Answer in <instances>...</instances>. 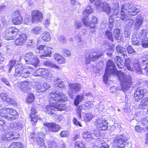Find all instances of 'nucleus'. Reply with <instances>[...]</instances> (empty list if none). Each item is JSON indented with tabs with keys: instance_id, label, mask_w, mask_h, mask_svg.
<instances>
[{
	"instance_id": "nucleus-1",
	"label": "nucleus",
	"mask_w": 148,
	"mask_h": 148,
	"mask_svg": "<svg viewBox=\"0 0 148 148\" xmlns=\"http://www.w3.org/2000/svg\"><path fill=\"white\" fill-rule=\"evenodd\" d=\"M131 2L126 3L123 5L121 8L120 14L119 18L123 21L126 22V29L129 30L132 27L134 23L133 19L128 16H134L137 14L139 11L138 9L135 6L132 5Z\"/></svg>"
},
{
	"instance_id": "nucleus-2",
	"label": "nucleus",
	"mask_w": 148,
	"mask_h": 148,
	"mask_svg": "<svg viewBox=\"0 0 148 148\" xmlns=\"http://www.w3.org/2000/svg\"><path fill=\"white\" fill-rule=\"evenodd\" d=\"M111 74L118 75L119 79L121 83V90L123 92L128 90L132 84L131 79L125 77V74L121 71H118L116 68L115 65L111 67H106L105 73L103 76V81L106 83L108 77Z\"/></svg>"
},
{
	"instance_id": "nucleus-3",
	"label": "nucleus",
	"mask_w": 148,
	"mask_h": 148,
	"mask_svg": "<svg viewBox=\"0 0 148 148\" xmlns=\"http://www.w3.org/2000/svg\"><path fill=\"white\" fill-rule=\"evenodd\" d=\"M0 116L12 121L18 118V114L16 110L12 108H3L0 109Z\"/></svg>"
},
{
	"instance_id": "nucleus-4",
	"label": "nucleus",
	"mask_w": 148,
	"mask_h": 148,
	"mask_svg": "<svg viewBox=\"0 0 148 148\" xmlns=\"http://www.w3.org/2000/svg\"><path fill=\"white\" fill-rule=\"evenodd\" d=\"M147 38H148V32L145 29H141L136 35H132V44L134 45H139L141 44V40Z\"/></svg>"
},
{
	"instance_id": "nucleus-5",
	"label": "nucleus",
	"mask_w": 148,
	"mask_h": 148,
	"mask_svg": "<svg viewBox=\"0 0 148 148\" xmlns=\"http://www.w3.org/2000/svg\"><path fill=\"white\" fill-rule=\"evenodd\" d=\"M103 54V52L102 50L93 52L90 50H86L85 53L86 64H89L90 59L93 61L98 60Z\"/></svg>"
},
{
	"instance_id": "nucleus-6",
	"label": "nucleus",
	"mask_w": 148,
	"mask_h": 148,
	"mask_svg": "<svg viewBox=\"0 0 148 148\" xmlns=\"http://www.w3.org/2000/svg\"><path fill=\"white\" fill-rule=\"evenodd\" d=\"M140 68L138 62L135 63L133 62L131 64L130 61V58L126 59L125 60V66L126 67L127 69L131 71H134L137 73L138 74H141L142 73V70L141 67L143 66V67H145L144 64Z\"/></svg>"
},
{
	"instance_id": "nucleus-7",
	"label": "nucleus",
	"mask_w": 148,
	"mask_h": 148,
	"mask_svg": "<svg viewBox=\"0 0 148 148\" xmlns=\"http://www.w3.org/2000/svg\"><path fill=\"white\" fill-rule=\"evenodd\" d=\"M25 62L28 63L36 67L39 63V60L38 58L32 52L26 53L24 56Z\"/></svg>"
},
{
	"instance_id": "nucleus-8",
	"label": "nucleus",
	"mask_w": 148,
	"mask_h": 148,
	"mask_svg": "<svg viewBox=\"0 0 148 148\" xmlns=\"http://www.w3.org/2000/svg\"><path fill=\"white\" fill-rule=\"evenodd\" d=\"M11 16V22L14 25H19L23 21V18L21 14V12L20 10H15L12 13Z\"/></svg>"
},
{
	"instance_id": "nucleus-9",
	"label": "nucleus",
	"mask_w": 148,
	"mask_h": 148,
	"mask_svg": "<svg viewBox=\"0 0 148 148\" xmlns=\"http://www.w3.org/2000/svg\"><path fill=\"white\" fill-rule=\"evenodd\" d=\"M95 5L96 8L99 10L102 11L108 15L111 14V8L109 3L106 2H101V0H97Z\"/></svg>"
},
{
	"instance_id": "nucleus-10",
	"label": "nucleus",
	"mask_w": 148,
	"mask_h": 148,
	"mask_svg": "<svg viewBox=\"0 0 148 148\" xmlns=\"http://www.w3.org/2000/svg\"><path fill=\"white\" fill-rule=\"evenodd\" d=\"M127 140L126 137L123 135H117L115 137L113 142V146L114 147H123L124 143Z\"/></svg>"
},
{
	"instance_id": "nucleus-11",
	"label": "nucleus",
	"mask_w": 148,
	"mask_h": 148,
	"mask_svg": "<svg viewBox=\"0 0 148 148\" xmlns=\"http://www.w3.org/2000/svg\"><path fill=\"white\" fill-rule=\"evenodd\" d=\"M48 98L50 101H55L58 104L59 102H64V97L61 93H57L56 92H51L48 95Z\"/></svg>"
},
{
	"instance_id": "nucleus-12",
	"label": "nucleus",
	"mask_w": 148,
	"mask_h": 148,
	"mask_svg": "<svg viewBox=\"0 0 148 148\" xmlns=\"http://www.w3.org/2000/svg\"><path fill=\"white\" fill-rule=\"evenodd\" d=\"M92 21L90 22L89 21L88 18V15H86L85 16H83L82 18V21L84 25L86 27H89L91 28H94L95 27V24H97L98 21V20L96 17L93 16L92 17Z\"/></svg>"
},
{
	"instance_id": "nucleus-13",
	"label": "nucleus",
	"mask_w": 148,
	"mask_h": 148,
	"mask_svg": "<svg viewBox=\"0 0 148 148\" xmlns=\"http://www.w3.org/2000/svg\"><path fill=\"white\" fill-rule=\"evenodd\" d=\"M47 111L49 114L53 115L55 114V110L53 108L56 109L58 110L62 111L64 110V104H60L57 103H53L51 106H47L46 107Z\"/></svg>"
},
{
	"instance_id": "nucleus-14",
	"label": "nucleus",
	"mask_w": 148,
	"mask_h": 148,
	"mask_svg": "<svg viewBox=\"0 0 148 148\" xmlns=\"http://www.w3.org/2000/svg\"><path fill=\"white\" fill-rule=\"evenodd\" d=\"M31 21L33 23L35 22H40L43 18V15L41 12L37 10H32L31 12Z\"/></svg>"
},
{
	"instance_id": "nucleus-15",
	"label": "nucleus",
	"mask_w": 148,
	"mask_h": 148,
	"mask_svg": "<svg viewBox=\"0 0 148 148\" xmlns=\"http://www.w3.org/2000/svg\"><path fill=\"white\" fill-rule=\"evenodd\" d=\"M27 37L24 33L19 34L14 41V45L16 46H21L23 45L26 42Z\"/></svg>"
},
{
	"instance_id": "nucleus-16",
	"label": "nucleus",
	"mask_w": 148,
	"mask_h": 148,
	"mask_svg": "<svg viewBox=\"0 0 148 148\" xmlns=\"http://www.w3.org/2000/svg\"><path fill=\"white\" fill-rule=\"evenodd\" d=\"M95 124L99 130H105L108 127L107 121L103 119H99L95 122Z\"/></svg>"
},
{
	"instance_id": "nucleus-17",
	"label": "nucleus",
	"mask_w": 148,
	"mask_h": 148,
	"mask_svg": "<svg viewBox=\"0 0 148 148\" xmlns=\"http://www.w3.org/2000/svg\"><path fill=\"white\" fill-rule=\"evenodd\" d=\"M37 112V111L35 107H32L29 116L30 118V121L32 125L35 124L38 120L40 119V117L36 114Z\"/></svg>"
},
{
	"instance_id": "nucleus-18",
	"label": "nucleus",
	"mask_w": 148,
	"mask_h": 148,
	"mask_svg": "<svg viewBox=\"0 0 148 148\" xmlns=\"http://www.w3.org/2000/svg\"><path fill=\"white\" fill-rule=\"evenodd\" d=\"M43 125L47 127L49 130L52 132H58L60 128L58 125L53 122L45 123Z\"/></svg>"
},
{
	"instance_id": "nucleus-19",
	"label": "nucleus",
	"mask_w": 148,
	"mask_h": 148,
	"mask_svg": "<svg viewBox=\"0 0 148 148\" xmlns=\"http://www.w3.org/2000/svg\"><path fill=\"white\" fill-rule=\"evenodd\" d=\"M13 133L11 132H4L0 136V140L1 141H9L13 139L17 138Z\"/></svg>"
},
{
	"instance_id": "nucleus-20",
	"label": "nucleus",
	"mask_w": 148,
	"mask_h": 148,
	"mask_svg": "<svg viewBox=\"0 0 148 148\" xmlns=\"http://www.w3.org/2000/svg\"><path fill=\"white\" fill-rule=\"evenodd\" d=\"M51 87L50 85L45 82L38 83L36 87V89L37 92L40 93L43 92Z\"/></svg>"
},
{
	"instance_id": "nucleus-21",
	"label": "nucleus",
	"mask_w": 148,
	"mask_h": 148,
	"mask_svg": "<svg viewBox=\"0 0 148 148\" xmlns=\"http://www.w3.org/2000/svg\"><path fill=\"white\" fill-rule=\"evenodd\" d=\"M145 89H138L135 92L134 95L135 101H138L141 99L143 97L145 93H146Z\"/></svg>"
},
{
	"instance_id": "nucleus-22",
	"label": "nucleus",
	"mask_w": 148,
	"mask_h": 148,
	"mask_svg": "<svg viewBox=\"0 0 148 148\" xmlns=\"http://www.w3.org/2000/svg\"><path fill=\"white\" fill-rule=\"evenodd\" d=\"M83 137L87 139L88 138L90 141L93 139H95L94 136L96 137H98L100 136L99 132L94 131L93 134H91L90 132H84L83 134Z\"/></svg>"
},
{
	"instance_id": "nucleus-23",
	"label": "nucleus",
	"mask_w": 148,
	"mask_h": 148,
	"mask_svg": "<svg viewBox=\"0 0 148 148\" xmlns=\"http://www.w3.org/2000/svg\"><path fill=\"white\" fill-rule=\"evenodd\" d=\"M29 84V82L27 81L21 82L18 85V88L22 92L25 93L29 88L28 86Z\"/></svg>"
},
{
	"instance_id": "nucleus-24",
	"label": "nucleus",
	"mask_w": 148,
	"mask_h": 148,
	"mask_svg": "<svg viewBox=\"0 0 148 148\" xmlns=\"http://www.w3.org/2000/svg\"><path fill=\"white\" fill-rule=\"evenodd\" d=\"M143 21V17L140 15H138L136 17V20L134 23V28L136 30H138L142 25Z\"/></svg>"
},
{
	"instance_id": "nucleus-25",
	"label": "nucleus",
	"mask_w": 148,
	"mask_h": 148,
	"mask_svg": "<svg viewBox=\"0 0 148 148\" xmlns=\"http://www.w3.org/2000/svg\"><path fill=\"white\" fill-rule=\"evenodd\" d=\"M122 37V34L120 32V30L116 28L114 29L113 31V38L116 40H120Z\"/></svg>"
},
{
	"instance_id": "nucleus-26",
	"label": "nucleus",
	"mask_w": 148,
	"mask_h": 148,
	"mask_svg": "<svg viewBox=\"0 0 148 148\" xmlns=\"http://www.w3.org/2000/svg\"><path fill=\"white\" fill-rule=\"evenodd\" d=\"M116 50L117 52L119 54H121V55L123 56L124 58L125 59H127V53L126 51H125V49L123 47H122L121 45H118L116 47Z\"/></svg>"
},
{
	"instance_id": "nucleus-27",
	"label": "nucleus",
	"mask_w": 148,
	"mask_h": 148,
	"mask_svg": "<svg viewBox=\"0 0 148 148\" xmlns=\"http://www.w3.org/2000/svg\"><path fill=\"white\" fill-rule=\"evenodd\" d=\"M51 48L46 46L43 50V53L44 54L41 55L40 58H42L44 57H51Z\"/></svg>"
},
{
	"instance_id": "nucleus-28",
	"label": "nucleus",
	"mask_w": 148,
	"mask_h": 148,
	"mask_svg": "<svg viewBox=\"0 0 148 148\" xmlns=\"http://www.w3.org/2000/svg\"><path fill=\"white\" fill-rule=\"evenodd\" d=\"M71 90L73 92H76L79 91L81 88L80 84L78 83L70 84H69Z\"/></svg>"
},
{
	"instance_id": "nucleus-29",
	"label": "nucleus",
	"mask_w": 148,
	"mask_h": 148,
	"mask_svg": "<svg viewBox=\"0 0 148 148\" xmlns=\"http://www.w3.org/2000/svg\"><path fill=\"white\" fill-rule=\"evenodd\" d=\"M35 99L34 95L32 93H28L25 99L26 102L27 103H31L34 101Z\"/></svg>"
},
{
	"instance_id": "nucleus-30",
	"label": "nucleus",
	"mask_w": 148,
	"mask_h": 148,
	"mask_svg": "<svg viewBox=\"0 0 148 148\" xmlns=\"http://www.w3.org/2000/svg\"><path fill=\"white\" fill-rule=\"evenodd\" d=\"M41 38L44 41H49L51 38L50 33L47 31L44 32L41 35Z\"/></svg>"
},
{
	"instance_id": "nucleus-31",
	"label": "nucleus",
	"mask_w": 148,
	"mask_h": 148,
	"mask_svg": "<svg viewBox=\"0 0 148 148\" xmlns=\"http://www.w3.org/2000/svg\"><path fill=\"white\" fill-rule=\"evenodd\" d=\"M10 127L15 130H20L22 128V125L18 122H15L11 124Z\"/></svg>"
},
{
	"instance_id": "nucleus-32",
	"label": "nucleus",
	"mask_w": 148,
	"mask_h": 148,
	"mask_svg": "<svg viewBox=\"0 0 148 148\" xmlns=\"http://www.w3.org/2000/svg\"><path fill=\"white\" fill-rule=\"evenodd\" d=\"M23 69L22 66H20L15 69L14 76L15 77H20L23 72Z\"/></svg>"
},
{
	"instance_id": "nucleus-33",
	"label": "nucleus",
	"mask_w": 148,
	"mask_h": 148,
	"mask_svg": "<svg viewBox=\"0 0 148 148\" xmlns=\"http://www.w3.org/2000/svg\"><path fill=\"white\" fill-rule=\"evenodd\" d=\"M114 60L115 63H116L117 66L119 68L122 69L123 68V65L122 64L123 62L119 56H116Z\"/></svg>"
},
{
	"instance_id": "nucleus-34",
	"label": "nucleus",
	"mask_w": 148,
	"mask_h": 148,
	"mask_svg": "<svg viewBox=\"0 0 148 148\" xmlns=\"http://www.w3.org/2000/svg\"><path fill=\"white\" fill-rule=\"evenodd\" d=\"M112 29H108L106 32L105 33V36L106 38L112 42L114 41L113 38V35H112Z\"/></svg>"
},
{
	"instance_id": "nucleus-35",
	"label": "nucleus",
	"mask_w": 148,
	"mask_h": 148,
	"mask_svg": "<svg viewBox=\"0 0 148 148\" xmlns=\"http://www.w3.org/2000/svg\"><path fill=\"white\" fill-rule=\"evenodd\" d=\"M3 36L5 39L7 40H12L14 38V36L6 30L4 32Z\"/></svg>"
},
{
	"instance_id": "nucleus-36",
	"label": "nucleus",
	"mask_w": 148,
	"mask_h": 148,
	"mask_svg": "<svg viewBox=\"0 0 148 148\" xmlns=\"http://www.w3.org/2000/svg\"><path fill=\"white\" fill-rule=\"evenodd\" d=\"M148 106V98H145L141 101L139 106V108L141 109L144 108V107Z\"/></svg>"
},
{
	"instance_id": "nucleus-37",
	"label": "nucleus",
	"mask_w": 148,
	"mask_h": 148,
	"mask_svg": "<svg viewBox=\"0 0 148 148\" xmlns=\"http://www.w3.org/2000/svg\"><path fill=\"white\" fill-rule=\"evenodd\" d=\"M84 97L82 95H78L75 99L74 103L75 106H77L79 103L83 101Z\"/></svg>"
},
{
	"instance_id": "nucleus-38",
	"label": "nucleus",
	"mask_w": 148,
	"mask_h": 148,
	"mask_svg": "<svg viewBox=\"0 0 148 148\" xmlns=\"http://www.w3.org/2000/svg\"><path fill=\"white\" fill-rule=\"evenodd\" d=\"M54 59L59 64H62L64 62V58L61 55L58 53L55 54Z\"/></svg>"
},
{
	"instance_id": "nucleus-39",
	"label": "nucleus",
	"mask_w": 148,
	"mask_h": 148,
	"mask_svg": "<svg viewBox=\"0 0 148 148\" xmlns=\"http://www.w3.org/2000/svg\"><path fill=\"white\" fill-rule=\"evenodd\" d=\"M93 12V9L90 6H87L85 10H84L83 12V14L85 16L86 15H88L92 13Z\"/></svg>"
},
{
	"instance_id": "nucleus-40",
	"label": "nucleus",
	"mask_w": 148,
	"mask_h": 148,
	"mask_svg": "<svg viewBox=\"0 0 148 148\" xmlns=\"http://www.w3.org/2000/svg\"><path fill=\"white\" fill-rule=\"evenodd\" d=\"M93 118V115L91 113L85 114L83 116V118L85 122L90 121Z\"/></svg>"
},
{
	"instance_id": "nucleus-41",
	"label": "nucleus",
	"mask_w": 148,
	"mask_h": 148,
	"mask_svg": "<svg viewBox=\"0 0 148 148\" xmlns=\"http://www.w3.org/2000/svg\"><path fill=\"white\" fill-rule=\"evenodd\" d=\"M44 64L46 66L51 67L57 69H59V67L56 65L54 64L51 62L50 61H45L43 62Z\"/></svg>"
},
{
	"instance_id": "nucleus-42",
	"label": "nucleus",
	"mask_w": 148,
	"mask_h": 148,
	"mask_svg": "<svg viewBox=\"0 0 148 148\" xmlns=\"http://www.w3.org/2000/svg\"><path fill=\"white\" fill-rule=\"evenodd\" d=\"M6 30L11 33L12 35L18 33V29L16 27L13 26L9 27Z\"/></svg>"
},
{
	"instance_id": "nucleus-43",
	"label": "nucleus",
	"mask_w": 148,
	"mask_h": 148,
	"mask_svg": "<svg viewBox=\"0 0 148 148\" xmlns=\"http://www.w3.org/2000/svg\"><path fill=\"white\" fill-rule=\"evenodd\" d=\"M141 124L143 126L148 125V116L143 117L140 120Z\"/></svg>"
},
{
	"instance_id": "nucleus-44",
	"label": "nucleus",
	"mask_w": 148,
	"mask_h": 148,
	"mask_svg": "<svg viewBox=\"0 0 148 148\" xmlns=\"http://www.w3.org/2000/svg\"><path fill=\"white\" fill-rule=\"evenodd\" d=\"M41 75V76L47 77L51 75V73L50 71L44 68H42Z\"/></svg>"
},
{
	"instance_id": "nucleus-45",
	"label": "nucleus",
	"mask_w": 148,
	"mask_h": 148,
	"mask_svg": "<svg viewBox=\"0 0 148 148\" xmlns=\"http://www.w3.org/2000/svg\"><path fill=\"white\" fill-rule=\"evenodd\" d=\"M0 97L3 101L7 103L8 100H9L10 97L8 95L4 92H2L0 94Z\"/></svg>"
},
{
	"instance_id": "nucleus-46",
	"label": "nucleus",
	"mask_w": 148,
	"mask_h": 148,
	"mask_svg": "<svg viewBox=\"0 0 148 148\" xmlns=\"http://www.w3.org/2000/svg\"><path fill=\"white\" fill-rule=\"evenodd\" d=\"M42 32V28L40 27L36 26L32 29V32L34 34H38Z\"/></svg>"
},
{
	"instance_id": "nucleus-47",
	"label": "nucleus",
	"mask_w": 148,
	"mask_h": 148,
	"mask_svg": "<svg viewBox=\"0 0 148 148\" xmlns=\"http://www.w3.org/2000/svg\"><path fill=\"white\" fill-rule=\"evenodd\" d=\"M75 148H86L84 143L81 141L76 142L75 144Z\"/></svg>"
},
{
	"instance_id": "nucleus-48",
	"label": "nucleus",
	"mask_w": 148,
	"mask_h": 148,
	"mask_svg": "<svg viewBox=\"0 0 148 148\" xmlns=\"http://www.w3.org/2000/svg\"><path fill=\"white\" fill-rule=\"evenodd\" d=\"M108 21L109 24V29H112L114 24V19L112 18V15H110L109 16Z\"/></svg>"
},
{
	"instance_id": "nucleus-49",
	"label": "nucleus",
	"mask_w": 148,
	"mask_h": 148,
	"mask_svg": "<svg viewBox=\"0 0 148 148\" xmlns=\"http://www.w3.org/2000/svg\"><path fill=\"white\" fill-rule=\"evenodd\" d=\"M15 64L16 63L15 60H11L9 61L8 65L10 68L8 71L9 73L10 72L12 68Z\"/></svg>"
},
{
	"instance_id": "nucleus-50",
	"label": "nucleus",
	"mask_w": 148,
	"mask_h": 148,
	"mask_svg": "<svg viewBox=\"0 0 148 148\" xmlns=\"http://www.w3.org/2000/svg\"><path fill=\"white\" fill-rule=\"evenodd\" d=\"M9 100H8L7 103L10 105H12L13 106H16L17 105V103L15 100L13 99L10 98Z\"/></svg>"
},
{
	"instance_id": "nucleus-51",
	"label": "nucleus",
	"mask_w": 148,
	"mask_h": 148,
	"mask_svg": "<svg viewBox=\"0 0 148 148\" xmlns=\"http://www.w3.org/2000/svg\"><path fill=\"white\" fill-rule=\"evenodd\" d=\"M141 44L142 45L143 47L144 48L148 47V38L142 40H141Z\"/></svg>"
},
{
	"instance_id": "nucleus-52",
	"label": "nucleus",
	"mask_w": 148,
	"mask_h": 148,
	"mask_svg": "<svg viewBox=\"0 0 148 148\" xmlns=\"http://www.w3.org/2000/svg\"><path fill=\"white\" fill-rule=\"evenodd\" d=\"M112 10H113V12L112 14L111 15H117L119 13V8L118 7H116V8L112 7Z\"/></svg>"
},
{
	"instance_id": "nucleus-53",
	"label": "nucleus",
	"mask_w": 148,
	"mask_h": 148,
	"mask_svg": "<svg viewBox=\"0 0 148 148\" xmlns=\"http://www.w3.org/2000/svg\"><path fill=\"white\" fill-rule=\"evenodd\" d=\"M127 51L129 54H132L135 53L136 51L130 45L128 46L126 48Z\"/></svg>"
},
{
	"instance_id": "nucleus-54",
	"label": "nucleus",
	"mask_w": 148,
	"mask_h": 148,
	"mask_svg": "<svg viewBox=\"0 0 148 148\" xmlns=\"http://www.w3.org/2000/svg\"><path fill=\"white\" fill-rule=\"evenodd\" d=\"M82 24L80 21H76L75 23V28L77 29H79L82 27Z\"/></svg>"
},
{
	"instance_id": "nucleus-55",
	"label": "nucleus",
	"mask_w": 148,
	"mask_h": 148,
	"mask_svg": "<svg viewBox=\"0 0 148 148\" xmlns=\"http://www.w3.org/2000/svg\"><path fill=\"white\" fill-rule=\"evenodd\" d=\"M42 68H39L37 69L33 73V75L36 76H41Z\"/></svg>"
},
{
	"instance_id": "nucleus-56",
	"label": "nucleus",
	"mask_w": 148,
	"mask_h": 148,
	"mask_svg": "<svg viewBox=\"0 0 148 148\" xmlns=\"http://www.w3.org/2000/svg\"><path fill=\"white\" fill-rule=\"evenodd\" d=\"M115 65L114 62L111 60H109L108 61L106 67H111L112 66H115Z\"/></svg>"
},
{
	"instance_id": "nucleus-57",
	"label": "nucleus",
	"mask_w": 148,
	"mask_h": 148,
	"mask_svg": "<svg viewBox=\"0 0 148 148\" xmlns=\"http://www.w3.org/2000/svg\"><path fill=\"white\" fill-rule=\"evenodd\" d=\"M31 71H25L24 73H22V74L21 76H22V77L26 78L30 74L31 72Z\"/></svg>"
},
{
	"instance_id": "nucleus-58",
	"label": "nucleus",
	"mask_w": 148,
	"mask_h": 148,
	"mask_svg": "<svg viewBox=\"0 0 148 148\" xmlns=\"http://www.w3.org/2000/svg\"><path fill=\"white\" fill-rule=\"evenodd\" d=\"M73 122L74 124L76 125L79 126L81 127H82V125L76 119L74 118L73 120Z\"/></svg>"
},
{
	"instance_id": "nucleus-59",
	"label": "nucleus",
	"mask_w": 148,
	"mask_h": 148,
	"mask_svg": "<svg viewBox=\"0 0 148 148\" xmlns=\"http://www.w3.org/2000/svg\"><path fill=\"white\" fill-rule=\"evenodd\" d=\"M45 46V45H40L37 47V49L39 51L43 50Z\"/></svg>"
},
{
	"instance_id": "nucleus-60",
	"label": "nucleus",
	"mask_w": 148,
	"mask_h": 148,
	"mask_svg": "<svg viewBox=\"0 0 148 148\" xmlns=\"http://www.w3.org/2000/svg\"><path fill=\"white\" fill-rule=\"evenodd\" d=\"M141 130V128L139 125H136L135 127V131L138 132H140Z\"/></svg>"
},
{
	"instance_id": "nucleus-61",
	"label": "nucleus",
	"mask_w": 148,
	"mask_h": 148,
	"mask_svg": "<svg viewBox=\"0 0 148 148\" xmlns=\"http://www.w3.org/2000/svg\"><path fill=\"white\" fill-rule=\"evenodd\" d=\"M103 45L106 48H108L110 45L109 43L107 40H105L103 41Z\"/></svg>"
},
{
	"instance_id": "nucleus-62",
	"label": "nucleus",
	"mask_w": 148,
	"mask_h": 148,
	"mask_svg": "<svg viewBox=\"0 0 148 148\" xmlns=\"http://www.w3.org/2000/svg\"><path fill=\"white\" fill-rule=\"evenodd\" d=\"M71 3L73 5H77L79 4V3L76 0H70Z\"/></svg>"
},
{
	"instance_id": "nucleus-63",
	"label": "nucleus",
	"mask_w": 148,
	"mask_h": 148,
	"mask_svg": "<svg viewBox=\"0 0 148 148\" xmlns=\"http://www.w3.org/2000/svg\"><path fill=\"white\" fill-rule=\"evenodd\" d=\"M2 81L6 84L7 85L9 86L10 84L9 82L5 78H3L2 79Z\"/></svg>"
},
{
	"instance_id": "nucleus-64",
	"label": "nucleus",
	"mask_w": 148,
	"mask_h": 148,
	"mask_svg": "<svg viewBox=\"0 0 148 148\" xmlns=\"http://www.w3.org/2000/svg\"><path fill=\"white\" fill-rule=\"evenodd\" d=\"M109 145L106 143H103L102 144L101 148H108Z\"/></svg>"
}]
</instances>
